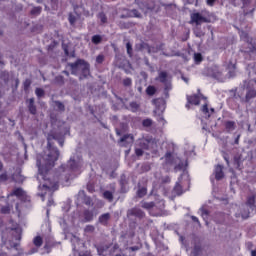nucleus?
I'll list each match as a JSON object with an SVG mask.
<instances>
[{
  "label": "nucleus",
  "instance_id": "4d7b16f0",
  "mask_svg": "<svg viewBox=\"0 0 256 256\" xmlns=\"http://www.w3.org/2000/svg\"><path fill=\"white\" fill-rule=\"evenodd\" d=\"M95 248L97 249L98 253H103V247L95 245Z\"/></svg>",
  "mask_w": 256,
  "mask_h": 256
},
{
  "label": "nucleus",
  "instance_id": "6e6552de",
  "mask_svg": "<svg viewBox=\"0 0 256 256\" xmlns=\"http://www.w3.org/2000/svg\"><path fill=\"white\" fill-rule=\"evenodd\" d=\"M128 215L129 217H137L138 219H143V217H145V212L141 210V208L134 207L128 210Z\"/></svg>",
  "mask_w": 256,
  "mask_h": 256
},
{
  "label": "nucleus",
  "instance_id": "e2e57ef3",
  "mask_svg": "<svg viewBox=\"0 0 256 256\" xmlns=\"http://www.w3.org/2000/svg\"><path fill=\"white\" fill-rule=\"evenodd\" d=\"M53 203H54L53 199H50V200H48L47 206L51 207V205H53Z\"/></svg>",
  "mask_w": 256,
  "mask_h": 256
},
{
  "label": "nucleus",
  "instance_id": "f03ea898",
  "mask_svg": "<svg viewBox=\"0 0 256 256\" xmlns=\"http://www.w3.org/2000/svg\"><path fill=\"white\" fill-rule=\"evenodd\" d=\"M69 66L71 67L72 75H77L80 70V79H87L91 75V64L83 59H78L76 62L70 63Z\"/></svg>",
  "mask_w": 256,
  "mask_h": 256
},
{
  "label": "nucleus",
  "instance_id": "72a5a7b5",
  "mask_svg": "<svg viewBox=\"0 0 256 256\" xmlns=\"http://www.w3.org/2000/svg\"><path fill=\"white\" fill-rule=\"evenodd\" d=\"M41 11H42L41 6L34 7L30 11V15H41Z\"/></svg>",
  "mask_w": 256,
  "mask_h": 256
},
{
  "label": "nucleus",
  "instance_id": "bf43d9fd",
  "mask_svg": "<svg viewBox=\"0 0 256 256\" xmlns=\"http://www.w3.org/2000/svg\"><path fill=\"white\" fill-rule=\"evenodd\" d=\"M163 183H171V178L167 176L166 178L163 179Z\"/></svg>",
  "mask_w": 256,
  "mask_h": 256
},
{
  "label": "nucleus",
  "instance_id": "b1692460",
  "mask_svg": "<svg viewBox=\"0 0 256 256\" xmlns=\"http://www.w3.org/2000/svg\"><path fill=\"white\" fill-rule=\"evenodd\" d=\"M141 207L142 209H153L155 207V202H146V201H141Z\"/></svg>",
  "mask_w": 256,
  "mask_h": 256
},
{
  "label": "nucleus",
  "instance_id": "4468645a",
  "mask_svg": "<svg viewBox=\"0 0 256 256\" xmlns=\"http://www.w3.org/2000/svg\"><path fill=\"white\" fill-rule=\"evenodd\" d=\"M202 113L206 116V119H210L211 115L215 113V108L209 109V104L205 103L201 108Z\"/></svg>",
  "mask_w": 256,
  "mask_h": 256
},
{
  "label": "nucleus",
  "instance_id": "e433bc0d",
  "mask_svg": "<svg viewBox=\"0 0 256 256\" xmlns=\"http://www.w3.org/2000/svg\"><path fill=\"white\" fill-rule=\"evenodd\" d=\"M122 83L124 87H131L133 85V80L131 78H125Z\"/></svg>",
  "mask_w": 256,
  "mask_h": 256
},
{
  "label": "nucleus",
  "instance_id": "c756f323",
  "mask_svg": "<svg viewBox=\"0 0 256 256\" xmlns=\"http://www.w3.org/2000/svg\"><path fill=\"white\" fill-rule=\"evenodd\" d=\"M91 41L94 45H99V43H101V41H103V37H101V35H94V36H92Z\"/></svg>",
  "mask_w": 256,
  "mask_h": 256
},
{
  "label": "nucleus",
  "instance_id": "aec40b11",
  "mask_svg": "<svg viewBox=\"0 0 256 256\" xmlns=\"http://www.w3.org/2000/svg\"><path fill=\"white\" fill-rule=\"evenodd\" d=\"M83 215H84V220H85L86 223H90V221L93 220V217H94L93 211L85 210Z\"/></svg>",
  "mask_w": 256,
  "mask_h": 256
},
{
  "label": "nucleus",
  "instance_id": "1a4fd4ad",
  "mask_svg": "<svg viewBox=\"0 0 256 256\" xmlns=\"http://www.w3.org/2000/svg\"><path fill=\"white\" fill-rule=\"evenodd\" d=\"M28 111L31 115H37V106L35 105V98H30L26 101Z\"/></svg>",
  "mask_w": 256,
  "mask_h": 256
},
{
  "label": "nucleus",
  "instance_id": "cd10ccee",
  "mask_svg": "<svg viewBox=\"0 0 256 256\" xmlns=\"http://www.w3.org/2000/svg\"><path fill=\"white\" fill-rule=\"evenodd\" d=\"M35 247H41L43 245V238L41 236H36L33 239Z\"/></svg>",
  "mask_w": 256,
  "mask_h": 256
},
{
  "label": "nucleus",
  "instance_id": "de8ad7c7",
  "mask_svg": "<svg viewBox=\"0 0 256 256\" xmlns=\"http://www.w3.org/2000/svg\"><path fill=\"white\" fill-rule=\"evenodd\" d=\"M64 53L66 57H75V52L69 53V48L67 47L64 48Z\"/></svg>",
  "mask_w": 256,
  "mask_h": 256
},
{
  "label": "nucleus",
  "instance_id": "a18cd8bd",
  "mask_svg": "<svg viewBox=\"0 0 256 256\" xmlns=\"http://www.w3.org/2000/svg\"><path fill=\"white\" fill-rule=\"evenodd\" d=\"M103 61H105V55L103 54H99L96 57V63H98V65H101L103 63Z\"/></svg>",
  "mask_w": 256,
  "mask_h": 256
},
{
  "label": "nucleus",
  "instance_id": "2f4dec72",
  "mask_svg": "<svg viewBox=\"0 0 256 256\" xmlns=\"http://www.w3.org/2000/svg\"><path fill=\"white\" fill-rule=\"evenodd\" d=\"M200 253H201V246L196 245V246H194V248L191 252V256H199Z\"/></svg>",
  "mask_w": 256,
  "mask_h": 256
},
{
  "label": "nucleus",
  "instance_id": "2eb2a0df",
  "mask_svg": "<svg viewBox=\"0 0 256 256\" xmlns=\"http://www.w3.org/2000/svg\"><path fill=\"white\" fill-rule=\"evenodd\" d=\"M256 97V90L254 88H247V92L245 95V102L249 103V101H251V99H255Z\"/></svg>",
  "mask_w": 256,
  "mask_h": 256
},
{
  "label": "nucleus",
  "instance_id": "37998d69",
  "mask_svg": "<svg viewBox=\"0 0 256 256\" xmlns=\"http://www.w3.org/2000/svg\"><path fill=\"white\" fill-rule=\"evenodd\" d=\"M85 233H94L95 232V226L93 225H87L84 228Z\"/></svg>",
  "mask_w": 256,
  "mask_h": 256
},
{
  "label": "nucleus",
  "instance_id": "338daca9",
  "mask_svg": "<svg viewBox=\"0 0 256 256\" xmlns=\"http://www.w3.org/2000/svg\"><path fill=\"white\" fill-rule=\"evenodd\" d=\"M251 256H256V250L251 251Z\"/></svg>",
  "mask_w": 256,
  "mask_h": 256
},
{
  "label": "nucleus",
  "instance_id": "4be33fe9",
  "mask_svg": "<svg viewBox=\"0 0 256 256\" xmlns=\"http://www.w3.org/2000/svg\"><path fill=\"white\" fill-rule=\"evenodd\" d=\"M156 81H160V83H167V72L161 71L156 78Z\"/></svg>",
  "mask_w": 256,
  "mask_h": 256
},
{
  "label": "nucleus",
  "instance_id": "39448f33",
  "mask_svg": "<svg viewBox=\"0 0 256 256\" xmlns=\"http://www.w3.org/2000/svg\"><path fill=\"white\" fill-rule=\"evenodd\" d=\"M139 199H143L147 195V180H142L138 183V190L136 192Z\"/></svg>",
  "mask_w": 256,
  "mask_h": 256
},
{
  "label": "nucleus",
  "instance_id": "ea45409f",
  "mask_svg": "<svg viewBox=\"0 0 256 256\" xmlns=\"http://www.w3.org/2000/svg\"><path fill=\"white\" fill-rule=\"evenodd\" d=\"M143 127H151L153 125V120L147 118L142 121Z\"/></svg>",
  "mask_w": 256,
  "mask_h": 256
},
{
  "label": "nucleus",
  "instance_id": "f8f14e48",
  "mask_svg": "<svg viewBox=\"0 0 256 256\" xmlns=\"http://www.w3.org/2000/svg\"><path fill=\"white\" fill-rule=\"evenodd\" d=\"M64 169H68L69 171H77L79 169V163L75 161V159L70 158V160L67 162L66 168L62 165Z\"/></svg>",
  "mask_w": 256,
  "mask_h": 256
},
{
  "label": "nucleus",
  "instance_id": "0e129e2a",
  "mask_svg": "<svg viewBox=\"0 0 256 256\" xmlns=\"http://www.w3.org/2000/svg\"><path fill=\"white\" fill-rule=\"evenodd\" d=\"M12 247H13V249H16V251H17V249H19V243H14L12 245Z\"/></svg>",
  "mask_w": 256,
  "mask_h": 256
},
{
  "label": "nucleus",
  "instance_id": "6ab92c4d",
  "mask_svg": "<svg viewBox=\"0 0 256 256\" xmlns=\"http://www.w3.org/2000/svg\"><path fill=\"white\" fill-rule=\"evenodd\" d=\"M127 17H135L136 19H141V17H143V15H141L139 13V10L137 9H132V10H129L127 12Z\"/></svg>",
  "mask_w": 256,
  "mask_h": 256
},
{
  "label": "nucleus",
  "instance_id": "7ed1b4c3",
  "mask_svg": "<svg viewBox=\"0 0 256 256\" xmlns=\"http://www.w3.org/2000/svg\"><path fill=\"white\" fill-rule=\"evenodd\" d=\"M215 21H217V16L209 10H203L202 13L194 12L190 15V23H194L195 25H201L202 23H215Z\"/></svg>",
  "mask_w": 256,
  "mask_h": 256
},
{
  "label": "nucleus",
  "instance_id": "774afa93",
  "mask_svg": "<svg viewBox=\"0 0 256 256\" xmlns=\"http://www.w3.org/2000/svg\"><path fill=\"white\" fill-rule=\"evenodd\" d=\"M0 256H9L6 252H0Z\"/></svg>",
  "mask_w": 256,
  "mask_h": 256
},
{
  "label": "nucleus",
  "instance_id": "423d86ee",
  "mask_svg": "<svg viewBox=\"0 0 256 256\" xmlns=\"http://www.w3.org/2000/svg\"><path fill=\"white\" fill-rule=\"evenodd\" d=\"M187 104L186 108L190 109L191 107L189 105H201V97L197 94L188 95L186 96Z\"/></svg>",
  "mask_w": 256,
  "mask_h": 256
},
{
  "label": "nucleus",
  "instance_id": "4c0bfd02",
  "mask_svg": "<svg viewBox=\"0 0 256 256\" xmlns=\"http://www.w3.org/2000/svg\"><path fill=\"white\" fill-rule=\"evenodd\" d=\"M35 93L39 99H41V97H45V90L42 88H36Z\"/></svg>",
  "mask_w": 256,
  "mask_h": 256
},
{
  "label": "nucleus",
  "instance_id": "a878e982",
  "mask_svg": "<svg viewBox=\"0 0 256 256\" xmlns=\"http://www.w3.org/2000/svg\"><path fill=\"white\" fill-rule=\"evenodd\" d=\"M174 193H176V195H183V186H181L179 182L174 186Z\"/></svg>",
  "mask_w": 256,
  "mask_h": 256
},
{
  "label": "nucleus",
  "instance_id": "8fccbe9b",
  "mask_svg": "<svg viewBox=\"0 0 256 256\" xmlns=\"http://www.w3.org/2000/svg\"><path fill=\"white\" fill-rule=\"evenodd\" d=\"M216 2L217 0H206V5H208V7H214Z\"/></svg>",
  "mask_w": 256,
  "mask_h": 256
},
{
  "label": "nucleus",
  "instance_id": "3c124183",
  "mask_svg": "<svg viewBox=\"0 0 256 256\" xmlns=\"http://www.w3.org/2000/svg\"><path fill=\"white\" fill-rule=\"evenodd\" d=\"M120 185L121 187H124V185H127V180L125 179V175L121 176Z\"/></svg>",
  "mask_w": 256,
  "mask_h": 256
},
{
  "label": "nucleus",
  "instance_id": "20e7f679",
  "mask_svg": "<svg viewBox=\"0 0 256 256\" xmlns=\"http://www.w3.org/2000/svg\"><path fill=\"white\" fill-rule=\"evenodd\" d=\"M9 197H17V199H19V201L22 203H28L31 201V198L29 195H27V192H25V190H23L21 187L14 188L9 194Z\"/></svg>",
  "mask_w": 256,
  "mask_h": 256
},
{
  "label": "nucleus",
  "instance_id": "49530a36",
  "mask_svg": "<svg viewBox=\"0 0 256 256\" xmlns=\"http://www.w3.org/2000/svg\"><path fill=\"white\" fill-rule=\"evenodd\" d=\"M143 248V244L139 243L137 246H131L128 248L129 251H139L140 249Z\"/></svg>",
  "mask_w": 256,
  "mask_h": 256
},
{
  "label": "nucleus",
  "instance_id": "9d476101",
  "mask_svg": "<svg viewBox=\"0 0 256 256\" xmlns=\"http://www.w3.org/2000/svg\"><path fill=\"white\" fill-rule=\"evenodd\" d=\"M255 203H256V192H252L251 195H249L246 199V205L251 209L252 211L255 209Z\"/></svg>",
  "mask_w": 256,
  "mask_h": 256
},
{
  "label": "nucleus",
  "instance_id": "dca6fc26",
  "mask_svg": "<svg viewBox=\"0 0 256 256\" xmlns=\"http://www.w3.org/2000/svg\"><path fill=\"white\" fill-rule=\"evenodd\" d=\"M225 177V174L223 173V166L217 165L215 167V179L216 181H221Z\"/></svg>",
  "mask_w": 256,
  "mask_h": 256
},
{
  "label": "nucleus",
  "instance_id": "5701e85b",
  "mask_svg": "<svg viewBox=\"0 0 256 256\" xmlns=\"http://www.w3.org/2000/svg\"><path fill=\"white\" fill-rule=\"evenodd\" d=\"M12 209H13V206L8 204L6 206L1 207L0 213H2V215H9V213H11Z\"/></svg>",
  "mask_w": 256,
  "mask_h": 256
},
{
  "label": "nucleus",
  "instance_id": "ddd939ff",
  "mask_svg": "<svg viewBox=\"0 0 256 256\" xmlns=\"http://www.w3.org/2000/svg\"><path fill=\"white\" fill-rule=\"evenodd\" d=\"M111 219V214L110 213H104L99 216L98 218V223L100 225H103L104 227H107L109 225V220Z\"/></svg>",
  "mask_w": 256,
  "mask_h": 256
},
{
  "label": "nucleus",
  "instance_id": "680f3d73",
  "mask_svg": "<svg viewBox=\"0 0 256 256\" xmlns=\"http://www.w3.org/2000/svg\"><path fill=\"white\" fill-rule=\"evenodd\" d=\"M241 135H238L234 141L235 145H239V139H240Z\"/></svg>",
  "mask_w": 256,
  "mask_h": 256
},
{
  "label": "nucleus",
  "instance_id": "bb28decb",
  "mask_svg": "<svg viewBox=\"0 0 256 256\" xmlns=\"http://www.w3.org/2000/svg\"><path fill=\"white\" fill-rule=\"evenodd\" d=\"M97 18L100 20L102 25H105V23H107V14H105V12L98 13Z\"/></svg>",
  "mask_w": 256,
  "mask_h": 256
},
{
  "label": "nucleus",
  "instance_id": "f3484780",
  "mask_svg": "<svg viewBox=\"0 0 256 256\" xmlns=\"http://www.w3.org/2000/svg\"><path fill=\"white\" fill-rule=\"evenodd\" d=\"M152 145H154L153 139H144L140 142V147L146 151H149Z\"/></svg>",
  "mask_w": 256,
  "mask_h": 256
},
{
  "label": "nucleus",
  "instance_id": "09e8293b",
  "mask_svg": "<svg viewBox=\"0 0 256 256\" xmlns=\"http://www.w3.org/2000/svg\"><path fill=\"white\" fill-rule=\"evenodd\" d=\"M135 155H136V157H143V149L136 148L135 149Z\"/></svg>",
  "mask_w": 256,
  "mask_h": 256
},
{
  "label": "nucleus",
  "instance_id": "0eeeda50",
  "mask_svg": "<svg viewBox=\"0 0 256 256\" xmlns=\"http://www.w3.org/2000/svg\"><path fill=\"white\" fill-rule=\"evenodd\" d=\"M134 141L135 138L132 134H125L123 137L120 138L119 143L122 145V147H129L133 145Z\"/></svg>",
  "mask_w": 256,
  "mask_h": 256
},
{
  "label": "nucleus",
  "instance_id": "393cba45",
  "mask_svg": "<svg viewBox=\"0 0 256 256\" xmlns=\"http://www.w3.org/2000/svg\"><path fill=\"white\" fill-rule=\"evenodd\" d=\"M157 93V88L155 86H148L146 88V94L149 95V97H153Z\"/></svg>",
  "mask_w": 256,
  "mask_h": 256
},
{
  "label": "nucleus",
  "instance_id": "5fc2aeb1",
  "mask_svg": "<svg viewBox=\"0 0 256 256\" xmlns=\"http://www.w3.org/2000/svg\"><path fill=\"white\" fill-rule=\"evenodd\" d=\"M255 9H256V2L254 3V7L246 13V15H253V13L255 12Z\"/></svg>",
  "mask_w": 256,
  "mask_h": 256
},
{
  "label": "nucleus",
  "instance_id": "412c9836",
  "mask_svg": "<svg viewBox=\"0 0 256 256\" xmlns=\"http://www.w3.org/2000/svg\"><path fill=\"white\" fill-rule=\"evenodd\" d=\"M102 197L106 199L108 203H113V192L106 190L103 192Z\"/></svg>",
  "mask_w": 256,
  "mask_h": 256
},
{
  "label": "nucleus",
  "instance_id": "f704fd0d",
  "mask_svg": "<svg viewBox=\"0 0 256 256\" xmlns=\"http://www.w3.org/2000/svg\"><path fill=\"white\" fill-rule=\"evenodd\" d=\"M130 109L132 113H137V111H139V104L137 102H131Z\"/></svg>",
  "mask_w": 256,
  "mask_h": 256
},
{
  "label": "nucleus",
  "instance_id": "69168bd1",
  "mask_svg": "<svg viewBox=\"0 0 256 256\" xmlns=\"http://www.w3.org/2000/svg\"><path fill=\"white\" fill-rule=\"evenodd\" d=\"M250 53H256V46H252V48L250 49Z\"/></svg>",
  "mask_w": 256,
  "mask_h": 256
},
{
  "label": "nucleus",
  "instance_id": "a19ab883",
  "mask_svg": "<svg viewBox=\"0 0 256 256\" xmlns=\"http://www.w3.org/2000/svg\"><path fill=\"white\" fill-rule=\"evenodd\" d=\"M126 48H127V54L129 55V57H133V46L131 45V43H127L126 44Z\"/></svg>",
  "mask_w": 256,
  "mask_h": 256
},
{
  "label": "nucleus",
  "instance_id": "864d4df0",
  "mask_svg": "<svg viewBox=\"0 0 256 256\" xmlns=\"http://www.w3.org/2000/svg\"><path fill=\"white\" fill-rule=\"evenodd\" d=\"M223 159H224V161L226 162V164L229 166V154H227V153H224L223 154Z\"/></svg>",
  "mask_w": 256,
  "mask_h": 256
},
{
  "label": "nucleus",
  "instance_id": "f257e3e1",
  "mask_svg": "<svg viewBox=\"0 0 256 256\" xmlns=\"http://www.w3.org/2000/svg\"><path fill=\"white\" fill-rule=\"evenodd\" d=\"M48 153L42 157V160H37L38 172L44 181L42 187L48 191H57L59 189V181L51 173V169L55 167V162L59 160V149L51 143V141H58L59 145L63 147L64 140L59 139L57 134L50 132L47 136Z\"/></svg>",
  "mask_w": 256,
  "mask_h": 256
},
{
  "label": "nucleus",
  "instance_id": "9b49d317",
  "mask_svg": "<svg viewBox=\"0 0 256 256\" xmlns=\"http://www.w3.org/2000/svg\"><path fill=\"white\" fill-rule=\"evenodd\" d=\"M227 69L229 77H235V75H237V61H229Z\"/></svg>",
  "mask_w": 256,
  "mask_h": 256
},
{
  "label": "nucleus",
  "instance_id": "79ce46f5",
  "mask_svg": "<svg viewBox=\"0 0 256 256\" xmlns=\"http://www.w3.org/2000/svg\"><path fill=\"white\" fill-rule=\"evenodd\" d=\"M165 160L166 163H173V154H171V152H167L165 154Z\"/></svg>",
  "mask_w": 256,
  "mask_h": 256
},
{
  "label": "nucleus",
  "instance_id": "c03bdc74",
  "mask_svg": "<svg viewBox=\"0 0 256 256\" xmlns=\"http://www.w3.org/2000/svg\"><path fill=\"white\" fill-rule=\"evenodd\" d=\"M55 105H56L58 111H65V105L63 104V102L56 101Z\"/></svg>",
  "mask_w": 256,
  "mask_h": 256
},
{
  "label": "nucleus",
  "instance_id": "7c9ffc66",
  "mask_svg": "<svg viewBox=\"0 0 256 256\" xmlns=\"http://www.w3.org/2000/svg\"><path fill=\"white\" fill-rule=\"evenodd\" d=\"M251 212L249 210H242L241 214H236V217H242V219H249V215Z\"/></svg>",
  "mask_w": 256,
  "mask_h": 256
},
{
  "label": "nucleus",
  "instance_id": "c9c22d12",
  "mask_svg": "<svg viewBox=\"0 0 256 256\" xmlns=\"http://www.w3.org/2000/svg\"><path fill=\"white\" fill-rule=\"evenodd\" d=\"M194 61L197 65L203 61V55L201 53H195L194 54Z\"/></svg>",
  "mask_w": 256,
  "mask_h": 256
},
{
  "label": "nucleus",
  "instance_id": "13d9d810",
  "mask_svg": "<svg viewBox=\"0 0 256 256\" xmlns=\"http://www.w3.org/2000/svg\"><path fill=\"white\" fill-rule=\"evenodd\" d=\"M241 1L243 3L244 7L249 5V3H251V0H241Z\"/></svg>",
  "mask_w": 256,
  "mask_h": 256
},
{
  "label": "nucleus",
  "instance_id": "052dcab7",
  "mask_svg": "<svg viewBox=\"0 0 256 256\" xmlns=\"http://www.w3.org/2000/svg\"><path fill=\"white\" fill-rule=\"evenodd\" d=\"M19 78L15 79V89H17L19 87Z\"/></svg>",
  "mask_w": 256,
  "mask_h": 256
},
{
  "label": "nucleus",
  "instance_id": "c85d7f7f",
  "mask_svg": "<svg viewBox=\"0 0 256 256\" xmlns=\"http://www.w3.org/2000/svg\"><path fill=\"white\" fill-rule=\"evenodd\" d=\"M77 19H78L77 16L74 15L73 13H70L68 16V21L72 27H74L75 23H77Z\"/></svg>",
  "mask_w": 256,
  "mask_h": 256
},
{
  "label": "nucleus",
  "instance_id": "473e14b6",
  "mask_svg": "<svg viewBox=\"0 0 256 256\" xmlns=\"http://www.w3.org/2000/svg\"><path fill=\"white\" fill-rule=\"evenodd\" d=\"M29 87H31V79L27 78L25 79V81L23 82V89L24 91L27 93V91H29Z\"/></svg>",
  "mask_w": 256,
  "mask_h": 256
},
{
  "label": "nucleus",
  "instance_id": "a211bd4d",
  "mask_svg": "<svg viewBox=\"0 0 256 256\" xmlns=\"http://www.w3.org/2000/svg\"><path fill=\"white\" fill-rule=\"evenodd\" d=\"M224 126L227 133H231V131H235V127H236L235 121L228 120L225 122Z\"/></svg>",
  "mask_w": 256,
  "mask_h": 256
},
{
  "label": "nucleus",
  "instance_id": "603ef678",
  "mask_svg": "<svg viewBox=\"0 0 256 256\" xmlns=\"http://www.w3.org/2000/svg\"><path fill=\"white\" fill-rule=\"evenodd\" d=\"M7 179H9V176L7 175V173H2L0 175V181H7Z\"/></svg>",
  "mask_w": 256,
  "mask_h": 256
},
{
  "label": "nucleus",
  "instance_id": "58836bf2",
  "mask_svg": "<svg viewBox=\"0 0 256 256\" xmlns=\"http://www.w3.org/2000/svg\"><path fill=\"white\" fill-rule=\"evenodd\" d=\"M11 231H15V233L17 234L15 236L16 241H20L21 240V230L19 228H11Z\"/></svg>",
  "mask_w": 256,
  "mask_h": 256
},
{
  "label": "nucleus",
  "instance_id": "6e6d98bb",
  "mask_svg": "<svg viewBox=\"0 0 256 256\" xmlns=\"http://www.w3.org/2000/svg\"><path fill=\"white\" fill-rule=\"evenodd\" d=\"M191 219L194 223H198V225H200L199 218H197V216H192Z\"/></svg>",
  "mask_w": 256,
  "mask_h": 256
}]
</instances>
